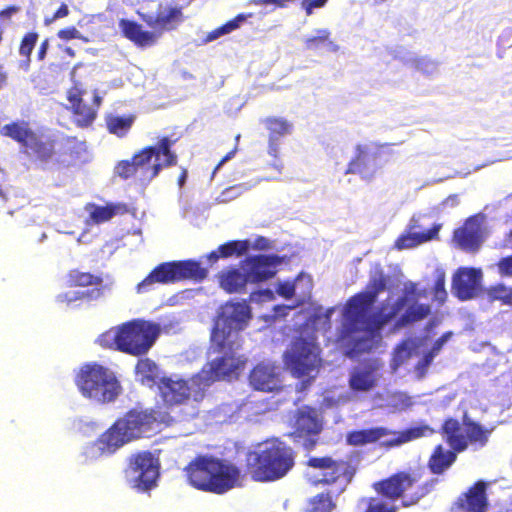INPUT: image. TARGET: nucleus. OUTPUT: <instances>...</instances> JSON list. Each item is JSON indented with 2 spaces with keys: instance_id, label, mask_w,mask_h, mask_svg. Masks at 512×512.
Instances as JSON below:
<instances>
[{
  "instance_id": "1",
  "label": "nucleus",
  "mask_w": 512,
  "mask_h": 512,
  "mask_svg": "<svg viewBox=\"0 0 512 512\" xmlns=\"http://www.w3.org/2000/svg\"><path fill=\"white\" fill-rule=\"evenodd\" d=\"M386 286V275L383 271H378L370 277L366 291L355 294L347 301L339 341L349 349V354L370 352L375 346L378 332L395 318L408 302H416L420 296L416 284L411 283L395 303L382 304L371 314V307Z\"/></svg>"
},
{
  "instance_id": "2",
  "label": "nucleus",
  "mask_w": 512,
  "mask_h": 512,
  "mask_svg": "<svg viewBox=\"0 0 512 512\" xmlns=\"http://www.w3.org/2000/svg\"><path fill=\"white\" fill-rule=\"evenodd\" d=\"M223 317L224 307L221 306L214 319L207 351L208 356L216 357L203 366L191 379V384L181 378H161L158 391L165 407L185 404L191 397L194 401H201L204 398V389L224 377V328L220 323Z\"/></svg>"
},
{
  "instance_id": "3",
  "label": "nucleus",
  "mask_w": 512,
  "mask_h": 512,
  "mask_svg": "<svg viewBox=\"0 0 512 512\" xmlns=\"http://www.w3.org/2000/svg\"><path fill=\"white\" fill-rule=\"evenodd\" d=\"M421 473L416 470H399L372 484L376 496L361 499L362 512H398L397 500L403 507L419 503L438 484L437 478L420 482Z\"/></svg>"
},
{
  "instance_id": "4",
  "label": "nucleus",
  "mask_w": 512,
  "mask_h": 512,
  "mask_svg": "<svg viewBox=\"0 0 512 512\" xmlns=\"http://www.w3.org/2000/svg\"><path fill=\"white\" fill-rule=\"evenodd\" d=\"M172 422L173 417L162 406L132 408L100 435L97 445L101 453L111 455L125 444L143 438L153 430L154 424L169 425Z\"/></svg>"
},
{
  "instance_id": "5",
  "label": "nucleus",
  "mask_w": 512,
  "mask_h": 512,
  "mask_svg": "<svg viewBox=\"0 0 512 512\" xmlns=\"http://www.w3.org/2000/svg\"><path fill=\"white\" fill-rule=\"evenodd\" d=\"M176 141L169 136L159 137L155 145L145 146L130 159L119 161L115 166V174L121 179H133L148 185L164 168L178 164V156L173 150Z\"/></svg>"
},
{
  "instance_id": "6",
  "label": "nucleus",
  "mask_w": 512,
  "mask_h": 512,
  "mask_svg": "<svg viewBox=\"0 0 512 512\" xmlns=\"http://www.w3.org/2000/svg\"><path fill=\"white\" fill-rule=\"evenodd\" d=\"M247 471L256 482H273L286 476L295 465L294 450L279 440L266 441L256 451H243Z\"/></svg>"
},
{
  "instance_id": "7",
  "label": "nucleus",
  "mask_w": 512,
  "mask_h": 512,
  "mask_svg": "<svg viewBox=\"0 0 512 512\" xmlns=\"http://www.w3.org/2000/svg\"><path fill=\"white\" fill-rule=\"evenodd\" d=\"M0 134L19 145L20 152L31 162L42 167L57 160V139L34 129L29 121L15 120L5 124Z\"/></svg>"
},
{
  "instance_id": "8",
  "label": "nucleus",
  "mask_w": 512,
  "mask_h": 512,
  "mask_svg": "<svg viewBox=\"0 0 512 512\" xmlns=\"http://www.w3.org/2000/svg\"><path fill=\"white\" fill-rule=\"evenodd\" d=\"M160 333L159 324L144 319H133L123 323L115 331L103 333L98 342L104 348L114 344L116 349L123 353L141 356L152 348Z\"/></svg>"
},
{
  "instance_id": "9",
  "label": "nucleus",
  "mask_w": 512,
  "mask_h": 512,
  "mask_svg": "<svg viewBox=\"0 0 512 512\" xmlns=\"http://www.w3.org/2000/svg\"><path fill=\"white\" fill-rule=\"evenodd\" d=\"M75 382L84 397L99 404L115 401L122 391L115 374L97 363L84 365Z\"/></svg>"
},
{
  "instance_id": "10",
  "label": "nucleus",
  "mask_w": 512,
  "mask_h": 512,
  "mask_svg": "<svg viewBox=\"0 0 512 512\" xmlns=\"http://www.w3.org/2000/svg\"><path fill=\"white\" fill-rule=\"evenodd\" d=\"M206 276L207 270L195 260L163 262L137 284L136 291L146 293L155 284H170L186 279L202 281Z\"/></svg>"
},
{
  "instance_id": "11",
  "label": "nucleus",
  "mask_w": 512,
  "mask_h": 512,
  "mask_svg": "<svg viewBox=\"0 0 512 512\" xmlns=\"http://www.w3.org/2000/svg\"><path fill=\"white\" fill-rule=\"evenodd\" d=\"M187 482L193 488L214 494L224 493V461L198 455L184 468Z\"/></svg>"
},
{
  "instance_id": "12",
  "label": "nucleus",
  "mask_w": 512,
  "mask_h": 512,
  "mask_svg": "<svg viewBox=\"0 0 512 512\" xmlns=\"http://www.w3.org/2000/svg\"><path fill=\"white\" fill-rule=\"evenodd\" d=\"M440 432L449 446L456 451H465L469 445L483 447L491 434L489 429L469 418L466 413L462 422L453 417L446 418Z\"/></svg>"
},
{
  "instance_id": "13",
  "label": "nucleus",
  "mask_w": 512,
  "mask_h": 512,
  "mask_svg": "<svg viewBox=\"0 0 512 512\" xmlns=\"http://www.w3.org/2000/svg\"><path fill=\"white\" fill-rule=\"evenodd\" d=\"M306 465L320 471V477L314 481L315 485L337 486L335 496L345 491L356 474L355 466L349 461L336 460L331 456L310 457Z\"/></svg>"
},
{
  "instance_id": "14",
  "label": "nucleus",
  "mask_w": 512,
  "mask_h": 512,
  "mask_svg": "<svg viewBox=\"0 0 512 512\" xmlns=\"http://www.w3.org/2000/svg\"><path fill=\"white\" fill-rule=\"evenodd\" d=\"M319 353L320 349L314 342L298 337L285 354V364L295 377L301 378L320 366Z\"/></svg>"
},
{
  "instance_id": "15",
  "label": "nucleus",
  "mask_w": 512,
  "mask_h": 512,
  "mask_svg": "<svg viewBox=\"0 0 512 512\" xmlns=\"http://www.w3.org/2000/svg\"><path fill=\"white\" fill-rule=\"evenodd\" d=\"M125 472L133 488L148 491L156 486L159 464L151 452L142 451L129 457Z\"/></svg>"
},
{
  "instance_id": "16",
  "label": "nucleus",
  "mask_w": 512,
  "mask_h": 512,
  "mask_svg": "<svg viewBox=\"0 0 512 512\" xmlns=\"http://www.w3.org/2000/svg\"><path fill=\"white\" fill-rule=\"evenodd\" d=\"M87 91L77 84L67 91V100L70 103V110L74 116V123L79 128H87L95 121L102 98L97 90L93 91L92 101L88 103L85 99Z\"/></svg>"
},
{
  "instance_id": "17",
  "label": "nucleus",
  "mask_w": 512,
  "mask_h": 512,
  "mask_svg": "<svg viewBox=\"0 0 512 512\" xmlns=\"http://www.w3.org/2000/svg\"><path fill=\"white\" fill-rule=\"evenodd\" d=\"M323 429L322 421L319 419L314 408L303 407L295 416V422L291 436L294 439L302 440V446L306 451H311L318 443V435Z\"/></svg>"
},
{
  "instance_id": "18",
  "label": "nucleus",
  "mask_w": 512,
  "mask_h": 512,
  "mask_svg": "<svg viewBox=\"0 0 512 512\" xmlns=\"http://www.w3.org/2000/svg\"><path fill=\"white\" fill-rule=\"evenodd\" d=\"M268 132L267 153L273 158L270 163L271 168L281 173L284 168L283 161L280 159L281 138L290 135L293 131V124L287 119L276 116H269L262 120Z\"/></svg>"
},
{
  "instance_id": "19",
  "label": "nucleus",
  "mask_w": 512,
  "mask_h": 512,
  "mask_svg": "<svg viewBox=\"0 0 512 512\" xmlns=\"http://www.w3.org/2000/svg\"><path fill=\"white\" fill-rule=\"evenodd\" d=\"M282 258L276 254H259L248 256L241 261L240 267L248 273L250 283H262L273 278Z\"/></svg>"
},
{
  "instance_id": "20",
  "label": "nucleus",
  "mask_w": 512,
  "mask_h": 512,
  "mask_svg": "<svg viewBox=\"0 0 512 512\" xmlns=\"http://www.w3.org/2000/svg\"><path fill=\"white\" fill-rule=\"evenodd\" d=\"M382 363L377 358H368L354 366L349 374L348 384L354 392L373 390L380 378Z\"/></svg>"
},
{
  "instance_id": "21",
  "label": "nucleus",
  "mask_w": 512,
  "mask_h": 512,
  "mask_svg": "<svg viewBox=\"0 0 512 512\" xmlns=\"http://www.w3.org/2000/svg\"><path fill=\"white\" fill-rule=\"evenodd\" d=\"M490 483L477 480L454 501L451 512H487L489 500L487 490Z\"/></svg>"
},
{
  "instance_id": "22",
  "label": "nucleus",
  "mask_w": 512,
  "mask_h": 512,
  "mask_svg": "<svg viewBox=\"0 0 512 512\" xmlns=\"http://www.w3.org/2000/svg\"><path fill=\"white\" fill-rule=\"evenodd\" d=\"M441 224H433L425 229L421 224L420 216H413L408 224L407 231L402 233L394 242L397 250H404L417 247L423 243L438 239Z\"/></svg>"
},
{
  "instance_id": "23",
  "label": "nucleus",
  "mask_w": 512,
  "mask_h": 512,
  "mask_svg": "<svg viewBox=\"0 0 512 512\" xmlns=\"http://www.w3.org/2000/svg\"><path fill=\"white\" fill-rule=\"evenodd\" d=\"M249 383L254 390L274 392L282 388L279 366L270 361H261L249 373Z\"/></svg>"
},
{
  "instance_id": "24",
  "label": "nucleus",
  "mask_w": 512,
  "mask_h": 512,
  "mask_svg": "<svg viewBox=\"0 0 512 512\" xmlns=\"http://www.w3.org/2000/svg\"><path fill=\"white\" fill-rule=\"evenodd\" d=\"M481 272L475 268H459L452 278V292L461 301L477 295Z\"/></svg>"
},
{
  "instance_id": "25",
  "label": "nucleus",
  "mask_w": 512,
  "mask_h": 512,
  "mask_svg": "<svg viewBox=\"0 0 512 512\" xmlns=\"http://www.w3.org/2000/svg\"><path fill=\"white\" fill-rule=\"evenodd\" d=\"M453 240L462 250L474 252L481 244L480 228L472 219H468L454 231Z\"/></svg>"
},
{
  "instance_id": "26",
  "label": "nucleus",
  "mask_w": 512,
  "mask_h": 512,
  "mask_svg": "<svg viewBox=\"0 0 512 512\" xmlns=\"http://www.w3.org/2000/svg\"><path fill=\"white\" fill-rule=\"evenodd\" d=\"M251 318L252 312L247 301L226 302V327L229 330L245 329Z\"/></svg>"
},
{
  "instance_id": "27",
  "label": "nucleus",
  "mask_w": 512,
  "mask_h": 512,
  "mask_svg": "<svg viewBox=\"0 0 512 512\" xmlns=\"http://www.w3.org/2000/svg\"><path fill=\"white\" fill-rule=\"evenodd\" d=\"M460 452L451 447L446 449L442 444L436 445L428 458L429 471L434 475L443 474L456 462L457 454Z\"/></svg>"
},
{
  "instance_id": "28",
  "label": "nucleus",
  "mask_w": 512,
  "mask_h": 512,
  "mask_svg": "<svg viewBox=\"0 0 512 512\" xmlns=\"http://www.w3.org/2000/svg\"><path fill=\"white\" fill-rule=\"evenodd\" d=\"M135 374L138 381L149 388L157 386L163 376H161L158 365L150 358H141L137 361L135 366Z\"/></svg>"
},
{
  "instance_id": "29",
  "label": "nucleus",
  "mask_w": 512,
  "mask_h": 512,
  "mask_svg": "<svg viewBox=\"0 0 512 512\" xmlns=\"http://www.w3.org/2000/svg\"><path fill=\"white\" fill-rule=\"evenodd\" d=\"M123 35L137 46L146 47L155 43V35L143 30L135 21L122 19L119 23Z\"/></svg>"
},
{
  "instance_id": "30",
  "label": "nucleus",
  "mask_w": 512,
  "mask_h": 512,
  "mask_svg": "<svg viewBox=\"0 0 512 512\" xmlns=\"http://www.w3.org/2000/svg\"><path fill=\"white\" fill-rule=\"evenodd\" d=\"M396 434L385 427H373L369 429L354 430L347 434L346 441L352 446H363L370 443H375L381 438Z\"/></svg>"
},
{
  "instance_id": "31",
  "label": "nucleus",
  "mask_w": 512,
  "mask_h": 512,
  "mask_svg": "<svg viewBox=\"0 0 512 512\" xmlns=\"http://www.w3.org/2000/svg\"><path fill=\"white\" fill-rule=\"evenodd\" d=\"M143 20L154 29H172L182 20V11L178 7H169L158 10L155 16H148Z\"/></svg>"
},
{
  "instance_id": "32",
  "label": "nucleus",
  "mask_w": 512,
  "mask_h": 512,
  "mask_svg": "<svg viewBox=\"0 0 512 512\" xmlns=\"http://www.w3.org/2000/svg\"><path fill=\"white\" fill-rule=\"evenodd\" d=\"M129 212L128 205L126 203H107L104 206L92 205L90 211V218L96 224H101L111 220L117 215H125Z\"/></svg>"
},
{
  "instance_id": "33",
  "label": "nucleus",
  "mask_w": 512,
  "mask_h": 512,
  "mask_svg": "<svg viewBox=\"0 0 512 512\" xmlns=\"http://www.w3.org/2000/svg\"><path fill=\"white\" fill-rule=\"evenodd\" d=\"M62 161L68 166L76 163L86 152L84 141L78 140L77 137H66L60 149Z\"/></svg>"
},
{
  "instance_id": "34",
  "label": "nucleus",
  "mask_w": 512,
  "mask_h": 512,
  "mask_svg": "<svg viewBox=\"0 0 512 512\" xmlns=\"http://www.w3.org/2000/svg\"><path fill=\"white\" fill-rule=\"evenodd\" d=\"M434 429L427 424H421L418 426L409 427L406 430L398 433L397 437L386 442L385 444L389 447L398 446L403 443L429 436L434 433Z\"/></svg>"
},
{
  "instance_id": "35",
  "label": "nucleus",
  "mask_w": 512,
  "mask_h": 512,
  "mask_svg": "<svg viewBox=\"0 0 512 512\" xmlns=\"http://www.w3.org/2000/svg\"><path fill=\"white\" fill-rule=\"evenodd\" d=\"M38 39L39 34L36 31H29L23 35L20 41L18 52L20 56L24 57V59L19 62V68L24 72H28L30 69L31 54Z\"/></svg>"
},
{
  "instance_id": "36",
  "label": "nucleus",
  "mask_w": 512,
  "mask_h": 512,
  "mask_svg": "<svg viewBox=\"0 0 512 512\" xmlns=\"http://www.w3.org/2000/svg\"><path fill=\"white\" fill-rule=\"evenodd\" d=\"M374 158H376V154L369 153L362 145H357L355 156L348 163L345 173L363 175L366 172L370 160Z\"/></svg>"
},
{
  "instance_id": "37",
  "label": "nucleus",
  "mask_w": 512,
  "mask_h": 512,
  "mask_svg": "<svg viewBox=\"0 0 512 512\" xmlns=\"http://www.w3.org/2000/svg\"><path fill=\"white\" fill-rule=\"evenodd\" d=\"M67 284L69 287H88L92 285H101L103 279L99 275L90 272H83L79 269H72L67 273Z\"/></svg>"
},
{
  "instance_id": "38",
  "label": "nucleus",
  "mask_w": 512,
  "mask_h": 512,
  "mask_svg": "<svg viewBox=\"0 0 512 512\" xmlns=\"http://www.w3.org/2000/svg\"><path fill=\"white\" fill-rule=\"evenodd\" d=\"M103 296V288H94L86 291L66 292L57 296V302L71 306L76 301L97 300Z\"/></svg>"
},
{
  "instance_id": "39",
  "label": "nucleus",
  "mask_w": 512,
  "mask_h": 512,
  "mask_svg": "<svg viewBox=\"0 0 512 512\" xmlns=\"http://www.w3.org/2000/svg\"><path fill=\"white\" fill-rule=\"evenodd\" d=\"M135 117L133 115L118 116L109 115L106 118V126L109 133L118 137H124L131 129Z\"/></svg>"
},
{
  "instance_id": "40",
  "label": "nucleus",
  "mask_w": 512,
  "mask_h": 512,
  "mask_svg": "<svg viewBox=\"0 0 512 512\" xmlns=\"http://www.w3.org/2000/svg\"><path fill=\"white\" fill-rule=\"evenodd\" d=\"M431 313V307L428 304H412L400 316L397 321L398 326H407L408 324L421 321Z\"/></svg>"
},
{
  "instance_id": "41",
  "label": "nucleus",
  "mask_w": 512,
  "mask_h": 512,
  "mask_svg": "<svg viewBox=\"0 0 512 512\" xmlns=\"http://www.w3.org/2000/svg\"><path fill=\"white\" fill-rule=\"evenodd\" d=\"M250 283L248 273L242 270L233 269L226 272V291L241 292L245 290L246 284Z\"/></svg>"
},
{
  "instance_id": "42",
  "label": "nucleus",
  "mask_w": 512,
  "mask_h": 512,
  "mask_svg": "<svg viewBox=\"0 0 512 512\" xmlns=\"http://www.w3.org/2000/svg\"><path fill=\"white\" fill-rule=\"evenodd\" d=\"M335 494L330 492H321L309 500L312 512H332L335 507Z\"/></svg>"
},
{
  "instance_id": "43",
  "label": "nucleus",
  "mask_w": 512,
  "mask_h": 512,
  "mask_svg": "<svg viewBox=\"0 0 512 512\" xmlns=\"http://www.w3.org/2000/svg\"><path fill=\"white\" fill-rule=\"evenodd\" d=\"M246 359L226 354V380L237 379L244 371Z\"/></svg>"
},
{
  "instance_id": "44",
  "label": "nucleus",
  "mask_w": 512,
  "mask_h": 512,
  "mask_svg": "<svg viewBox=\"0 0 512 512\" xmlns=\"http://www.w3.org/2000/svg\"><path fill=\"white\" fill-rule=\"evenodd\" d=\"M245 479V473L232 463H226V490L241 487Z\"/></svg>"
},
{
  "instance_id": "45",
  "label": "nucleus",
  "mask_w": 512,
  "mask_h": 512,
  "mask_svg": "<svg viewBox=\"0 0 512 512\" xmlns=\"http://www.w3.org/2000/svg\"><path fill=\"white\" fill-rule=\"evenodd\" d=\"M488 293L492 300H500L503 304L512 305V287L498 284L491 287Z\"/></svg>"
},
{
  "instance_id": "46",
  "label": "nucleus",
  "mask_w": 512,
  "mask_h": 512,
  "mask_svg": "<svg viewBox=\"0 0 512 512\" xmlns=\"http://www.w3.org/2000/svg\"><path fill=\"white\" fill-rule=\"evenodd\" d=\"M248 240H233L226 242V257L236 255L241 256L247 252L249 248Z\"/></svg>"
},
{
  "instance_id": "47",
  "label": "nucleus",
  "mask_w": 512,
  "mask_h": 512,
  "mask_svg": "<svg viewBox=\"0 0 512 512\" xmlns=\"http://www.w3.org/2000/svg\"><path fill=\"white\" fill-rule=\"evenodd\" d=\"M57 37L64 41H69V40H73V39H81L85 42L87 41V38L83 37L81 35L80 31L74 26H69V27L60 29L57 32Z\"/></svg>"
},
{
  "instance_id": "48",
  "label": "nucleus",
  "mask_w": 512,
  "mask_h": 512,
  "mask_svg": "<svg viewBox=\"0 0 512 512\" xmlns=\"http://www.w3.org/2000/svg\"><path fill=\"white\" fill-rule=\"evenodd\" d=\"M295 289H296L295 282L284 281V282L278 283V285L276 287V292L278 295H280L281 297H283L285 299H291L295 295Z\"/></svg>"
},
{
  "instance_id": "49",
  "label": "nucleus",
  "mask_w": 512,
  "mask_h": 512,
  "mask_svg": "<svg viewBox=\"0 0 512 512\" xmlns=\"http://www.w3.org/2000/svg\"><path fill=\"white\" fill-rule=\"evenodd\" d=\"M434 297L440 302H444L447 297V292L445 290V277L444 275H439L434 283Z\"/></svg>"
},
{
  "instance_id": "50",
  "label": "nucleus",
  "mask_w": 512,
  "mask_h": 512,
  "mask_svg": "<svg viewBox=\"0 0 512 512\" xmlns=\"http://www.w3.org/2000/svg\"><path fill=\"white\" fill-rule=\"evenodd\" d=\"M498 272L503 277H512V254L501 258L497 263Z\"/></svg>"
},
{
  "instance_id": "51",
  "label": "nucleus",
  "mask_w": 512,
  "mask_h": 512,
  "mask_svg": "<svg viewBox=\"0 0 512 512\" xmlns=\"http://www.w3.org/2000/svg\"><path fill=\"white\" fill-rule=\"evenodd\" d=\"M329 32L322 31L321 35L308 38L306 40V47L308 49H318L328 42Z\"/></svg>"
},
{
  "instance_id": "52",
  "label": "nucleus",
  "mask_w": 512,
  "mask_h": 512,
  "mask_svg": "<svg viewBox=\"0 0 512 512\" xmlns=\"http://www.w3.org/2000/svg\"><path fill=\"white\" fill-rule=\"evenodd\" d=\"M68 14H69L68 6L65 3H63L55 11V13L53 14V16L51 18H46L44 20V23H45V25H50L55 20L68 16Z\"/></svg>"
},
{
  "instance_id": "53",
  "label": "nucleus",
  "mask_w": 512,
  "mask_h": 512,
  "mask_svg": "<svg viewBox=\"0 0 512 512\" xmlns=\"http://www.w3.org/2000/svg\"><path fill=\"white\" fill-rule=\"evenodd\" d=\"M452 336V332H445L442 334L434 343L432 348L430 349L432 353H435L436 355L439 353V351L442 349L443 345L449 340V338Z\"/></svg>"
},
{
  "instance_id": "54",
  "label": "nucleus",
  "mask_w": 512,
  "mask_h": 512,
  "mask_svg": "<svg viewBox=\"0 0 512 512\" xmlns=\"http://www.w3.org/2000/svg\"><path fill=\"white\" fill-rule=\"evenodd\" d=\"M246 20L244 14H239L232 20L226 22V34L239 27L240 23Z\"/></svg>"
},
{
  "instance_id": "55",
  "label": "nucleus",
  "mask_w": 512,
  "mask_h": 512,
  "mask_svg": "<svg viewBox=\"0 0 512 512\" xmlns=\"http://www.w3.org/2000/svg\"><path fill=\"white\" fill-rule=\"evenodd\" d=\"M222 35H224V24L220 25L213 31L207 33L205 38H203L202 43H208V42L214 41L215 39L219 38Z\"/></svg>"
},
{
  "instance_id": "56",
  "label": "nucleus",
  "mask_w": 512,
  "mask_h": 512,
  "mask_svg": "<svg viewBox=\"0 0 512 512\" xmlns=\"http://www.w3.org/2000/svg\"><path fill=\"white\" fill-rule=\"evenodd\" d=\"M222 257H224V244H220L215 251H212L207 255V259L211 264L215 263Z\"/></svg>"
},
{
  "instance_id": "57",
  "label": "nucleus",
  "mask_w": 512,
  "mask_h": 512,
  "mask_svg": "<svg viewBox=\"0 0 512 512\" xmlns=\"http://www.w3.org/2000/svg\"><path fill=\"white\" fill-rule=\"evenodd\" d=\"M49 46H50V44H49V39L48 38L44 39L40 43V46H39L38 51H37V59L39 61H43L46 58Z\"/></svg>"
},
{
  "instance_id": "58",
  "label": "nucleus",
  "mask_w": 512,
  "mask_h": 512,
  "mask_svg": "<svg viewBox=\"0 0 512 512\" xmlns=\"http://www.w3.org/2000/svg\"><path fill=\"white\" fill-rule=\"evenodd\" d=\"M253 247L258 250H267L270 248V242L263 236H258L253 243Z\"/></svg>"
},
{
  "instance_id": "59",
  "label": "nucleus",
  "mask_w": 512,
  "mask_h": 512,
  "mask_svg": "<svg viewBox=\"0 0 512 512\" xmlns=\"http://www.w3.org/2000/svg\"><path fill=\"white\" fill-rule=\"evenodd\" d=\"M292 0H258L263 5L273 4L277 7H285Z\"/></svg>"
},
{
  "instance_id": "60",
  "label": "nucleus",
  "mask_w": 512,
  "mask_h": 512,
  "mask_svg": "<svg viewBox=\"0 0 512 512\" xmlns=\"http://www.w3.org/2000/svg\"><path fill=\"white\" fill-rule=\"evenodd\" d=\"M19 10L17 6H7L5 9L0 11V18H9L12 14Z\"/></svg>"
},
{
  "instance_id": "61",
  "label": "nucleus",
  "mask_w": 512,
  "mask_h": 512,
  "mask_svg": "<svg viewBox=\"0 0 512 512\" xmlns=\"http://www.w3.org/2000/svg\"><path fill=\"white\" fill-rule=\"evenodd\" d=\"M8 74L5 71L4 65L0 62V90L7 85Z\"/></svg>"
},
{
  "instance_id": "62",
  "label": "nucleus",
  "mask_w": 512,
  "mask_h": 512,
  "mask_svg": "<svg viewBox=\"0 0 512 512\" xmlns=\"http://www.w3.org/2000/svg\"><path fill=\"white\" fill-rule=\"evenodd\" d=\"M436 356L435 353H432L431 350H429L428 352H426L421 360V364L422 366L424 367H427L431 364V362L433 361V358Z\"/></svg>"
},
{
  "instance_id": "63",
  "label": "nucleus",
  "mask_w": 512,
  "mask_h": 512,
  "mask_svg": "<svg viewBox=\"0 0 512 512\" xmlns=\"http://www.w3.org/2000/svg\"><path fill=\"white\" fill-rule=\"evenodd\" d=\"M328 0H311L307 5L308 14L311 13L312 8L322 7L326 4Z\"/></svg>"
},
{
  "instance_id": "64",
  "label": "nucleus",
  "mask_w": 512,
  "mask_h": 512,
  "mask_svg": "<svg viewBox=\"0 0 512 512\" xmlns=\"http://www.w3.org/2000/svg\"><path fill=\"white\" fill-rule=\"evenodd\" d=\"M187 169L186 168H183L179 177H178V185L180 188H182L186 182V179H187Z\"/></svg>"
}]
</instances>
